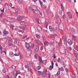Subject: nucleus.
Returning a JSON list of instances; mask_svg holds the SVG:
<instances>
[{"label": "nucleus", "mask_w": 78, "mask_h": 78, "mask_svg": "<svg viewBox=\"0 0 78 78\" xmlns=\"http://www.w3.org/2000/svg\"><path fill=\"white\" fill-rule=\"evenodd\" d=\"M74 48L77 51H78V47L77 45H74Z\"/></svg>", "instance_id": "nucleus-27"}, {"label": "nucleus", "mask_w": 78, "mask_h": 78, "mask_svg": "<svg viewBox=\"0 0 78 78\" xmlns=\"http://www.w3.org/2000/svg\"><path fill=\"white\" fill-rule=\"evenodd\" d=\"M16 69V67L14 66H12L10 68L11 70H14Z\"/></svg>", "instance_id": "nucleus-9"}, {"label": "nucleus", "mask_w": 78, "mask_h": 78, "mask_svg": "<svg viewBox=\"0 0 78 78\" xmlns=\"http://www.w3.org/2000/svg\"><path fill=\"white\" fill-rule=\"evenodd\" d=\"M14 53L12 51L10 52L9 54V56L11 58H12L14 56Z\"/></svg>", "instance_id": "nucleus-14"}, {"label": "nucleus", "mask_w": 78, "mask_h": 78, "mask_svg": "<svg viewBox=\"0 0 78 78\" xmlns=\"http://www.w3.org/2000/svg\"><path fill=\"white\" fill-rule=\"evenodd\" d=\"M30 65L31 66H33V63H32V62H30Z\"/></svg>", "instance_id": "nucleus-53"}, {"label": "nucleus", "mask_w": 78, "mask_h": 78, "mask_svg": "<svg viewBox=\"0 0 78 78\" xmlns=\"http://www.w3.org/2000/svg\"><path fill=\"white\" fill-rule=\"evenodd\" d=\"M17 0H15V1H16ZM18 2L20 4H22L23 3V0H17Z\"/></svg>", "instance_id": "nucleus-24"}, {"label": "nucleus", "mask_w": 78, "mask_h": 78, "mask_svg": "<svg viewBox=\"0 0 78 78\" xmlns=\"http://www.w3.org/2000/svg\"><path fill=\"white\" fill-rule=\"evenodd\" d=\"M55 30L56 31H59V28L58 27H56Z\"/></svg>", "instance_id": "nucleus-43"}, {"label": "nucleus", "mask_w": 78, "mask_h": 78, "mask_svg": "<svg viewBox=\"0 0 78 78\" xmlns=\"http://www.w3.org/2000/svg\"><path fill=\"white\" fill-rule=\"evenodd\" d=\"M17 19L18 21H20L23 19V17H22L21 16H19L17 17Z\"/></svg>", "instance_id": "nucleus-15"}, {"label": "nucleus", "mask_w": 78, "mask_h": 78, "mask_svg": "<svg viewBox=\"0 0 78 78\" xmlns=\"http://www.w3.org/2000/svg\"><path fill=\"white\" fill-rule=\"evenodd\" d=\"M61 8L62 9V10H63L64 7H63V5H62V4L61 5Z\"/></svg>", "instance_id": "nucleus-52"}, {"label": "nucleus", "mask_w": 78, "mask_h": 78, "mask_svg": "<svg viewBox=\"0 0 78 78\" xmlns=\"http://www.w3.org/2000/svg\"><path fill=\"white\" fill-rule=\"evenodd\" d=\"M68 44H69V45H72L73 44L72 41L70 39L68 40Z\"/></svg>", "instance_id": "nucleus-13"}, {"label": "nucleus", "mask_w": 78, "mask_h": 78, "mask_svg": "<svg viewBox=\"0 0 78 78\" xmlns=\"http://www.w3.org/2000/svg\"><path fill=\"white\" fill-rule=\"evenodd\" d=\"M44 57L45 58H46L47 57V54H45L44 55H43Z\"/></svg>", "instance_id": "nucleus-39"}, {"label": "nucleus", "mask_w": 78, "mask_h": 78, "mask_svg": "<svg viewBox=\"0 0 78 78\" xmlns=\"http://www.w3.org/2000/svg\"><path fill=\"white\" fill-rule=\"evenodd\" d=\"M25 27H26V26L24 25L23 26H21L20 27V28L21 29H25Z\"/></svg>", "instance_id": "nucleus-34"}, {"label": "nucleus", "mask_w": 78, "mask_h": 78, "mask_svg": "<svg viewBox=\"0 0 78 78\" xmlns=\"http://www.w3.org/2000/svg\"><path fill=\"white\" fill-rule=\"evenodd\" d=\"M25 28H26V30H28V27L26 26V27H25Z\"/></svg>", "instance_id": "nucleus-63"}, {"label": "nucleus", "mask_w": 78, "mask_h": 78, "mask_svg": "<svg viewBox=\"0 0 78 78\" xmlns=\"http://www.w3.org/2000/svg\"><path fill=\"white\" fill-rule=\"evenodd\" d=\"M25 47L27 48V50L28 51L30 50V48H31V47L30 46V44L25 42Z\"/></svg>", "instance_id": "nucleus-1"}, {"label": "nucleus", "mask_w": 78, "mask_h": 78, "mask_svg": "<svg viewBox=\"0 0 78 78\" xmlns=\"http://www.w3.org/2000/svg\"><path fill=\"white\" fill-rule=\"evenodd\" d=\"M49 29L51 31H52V32H54L55 31V29L53 27H52L51 26H49Z\"/></svg>", "instance_id": "nucleus-7"}, {"label": "nucleus", "mask_w": 78, "mask_h": 78, "mask_svg": "<svg viewBox=\"0 0 78 78\" xmlns=\"http://www.w3.org/2000/svg\"><path fill=\"white\" fill-rule=\"evenodd\" d=\"M35 20H36V21H37L38 23H39V20L38 19L36 18V19H35Z\"/></svg>", "instance_id": "nucleus-51"}, {"label": "nucleus", "mask_w": 78, "mask_h": 78, "mask_svg": "<svg viewBox=\"0 0 78 78\" xmlns=\"http://www.w3.org/2000/svg\"><path fill=\"white\" fill-rule=\"evenodd\" d=\"M74 66V67H76V70H77L78 71V66H77V65H76V64H75Z\"/></svg>", "instance_id": "nucleus-32"}, {"label": "nucleus", "mask_w": 78, "mask_h": 78, "mask_svg": "<svg viewBox=\"0 0 78 78\" xmlns=\"http://www.w3.org/2000/svg\"><path fill=\"white\" fill-rule=\"evenodd\" d=\"M2 72L3 73H6V69H3L2 70Z\"/></svg>", "instance_id": "nucleus-50"}, {"label": "nucleus", "mask_w": 78, "mask_h": 78, "mask_svg": "<svg viewBox=\"0 0 78 78\" xmlns=\"http://www.w3.org/2000/svg\"><path fill=\"white\" fill-rule=\"evenodd\" d=\"M70 75L72 78H75V75H74V74H73V73H71L70 74Z\"/></svg>", "instance_id": "nucleus-26"}, {"label": "nucleus", "mask_w": 78, "mask_h": 78, "mask_svg": "<svg viewBox=\"0 0 78 78\" xmlns=\"http://www.w3.org/2000/svg\"><path fill=\"white\" fill-rule=\"evenodd\" d=\"M20 73V72H19V73H17V71H14L12 72V75L14 76H17V75H18L19 73Z\"/></svg>", "instance_id": "nucleus-3"}, {"label": "nucleus", "mask_w": 78, "mask_h": 78, "mask_svg": "<svg viewBox=\"0 0 78 78\" xmlns=\"http://www.w3.org/2000/svg\"><path fill=\"white\" fill-rule=\"evenodd\" d=\"M14 44H19V41L18 40H15L14 41Z\"/></svg>", "instance_id": "nucleus-21"}, {"label": "nucleus", "mask_w": 78, "mask_h": 78, "mask_svg": "<svg viewBox=\"0 0 78 78\" xmlns=\"http://www.w3.org/2000/svg\"><path fill=\"white\" fill-rule=\"evenodd\" d=\"M18 12V9H16L15 10V13L16 14H17V12Z\"/></svg>", "instance_id": "nucleus-56"}, {"label": "nucleus", "mask_w": 78, "mask_h": 78, "mask_svg": "<svg viewBox=\"0 0 78 78\" xmlns=\"http://www.w3.org/2000/svg\"><path fill=\"white\" fill-rule=\"evenodd\" d=\"M9 43L8 45L9 46H11V45H12V40L9 39L8 40Z\"/></svg>", "instance_id": "nucleus-16"}, {"label": "nucleus", "mask_w": 78, "mask_h": 78, "mask_svg": "<svg viewBox=\"0 0 78 78\" xmlns=\"http://www.w3.org/2000/svg\"><path fill=\"white\" fill-rule=\"evenodd\" d=\"M56 19H57V21H58V22H59V23H61V19H60L59 17H58V16H56Z\"/></svg>", "instance_id": "nucleus-19"}, {"label": "nucleus", "mask_w": 78, "mask_h": 78, "mask_svg": "<svg viewBox=\"0 0 78 78\" xmlns=\"http://www.w3.org/2000/svg\"><path fill=\"white\" fill-rule=\"evenodd\" d=\"M64 52L67 56L69 55V52H68L67 50L65 49L64 51Z\"/></svg>", "instance_id": "nucleus-17"}, {"label": "nucleus", "mask_w": 78, "mask_h": 78, "mask_svg": "<svg viewBox=\"0 0 78 78\" xmlns=\"http://www.w3.org/2000/svg\"><path fill=\"white\" fill-rule=\"evenodd\" d=\"M11 27L12 28L13 30H14L15 29V30H16V31L18 30V32H20V30H18V29L17 28V26H13V25H11Z\"/></svg>", "instance_id": "nucleus-2"}, {"label": "nucleus", "mask_w": 78, "mask_h": 78, "mask_svg": "<svg viewBox=\"0 0 78 78\" xmlns=\"http://www.w3.org/2000/svg\"><path fill=\"white\" fill-rule=\"evenodd\" d=\"M37 30H38V31H42V29L41 28V27L39 26H38L37 27Z\"/></svg>", "instance_id": "nucleus-18"}, {"label": "nucleus", "mask_w": 78, "mask_h": 78, "mask_svg": "<svg viewBox=\"0 0 78 78\" xmlns=\"http://www.w3.org/2000/svg\"><path fill=\"white\" fill-rule=\"evenodd\" d=\"M47 74L46 73H44L42 75L43 76H47Z\"/></svg>", "instance_id": "nucleus-44"}, {"label": "nucleus", "mask_w": 78, "mask_h": 78, "mask_svg": "<svg viewBox=\"0 0 78 78\" xmlns=\"http://www.w3.org/2000/svg\"><path fill=\"white\" fill-rule=\"evenodd\" d=\"M72 39H76V37L74 35H73L72 36Z\"/></svg>", "instance_id": "nucleus-40"}, {"label": "nucleus", "mask_w": 78, "mask_h": 78, "mask_svg": "<svg viewBox=\"0 0 78 78\" xmlns=\"http://www.w3.org/2000/svg\"><path fill=\"white\" fill-rule=\"evenodd\" d=\"M38 12L40 14V15H41V16H42V12H40V11H38Z\"/></svg>", "instance_id": "nucleus-54"}, {"label": "nucleus", "mask_w": 78, "mask_h": 78, "mask_svg": "<svg viewBox=\"0 0 78 78\" xmlns=\"http://www.w3.org/2000/svg\"><path fill=\"white\" fill-rule=\"evenodd\" d=\"M74 55L76 58H77L78 57V54L76 50L74 51Z\"/></svg>", "instance_id": "nucleus-11"}, {"label": "nucleus", "mask_w": 78, "mask_h": 78, "mask_svg": "<svg viewBox=\"0 0 78 78\" xmlns=\"http://www.w3.org/2000/svg\"><path fill=\"white\" fill-rule=\"evenodd\" d=\"M58 62H60V58H58V60H57Z\"/></svg>", "instance_id": "nucleus-60"}, {"label": "nucleus", "mask_w": 78, "mask_h": 78, "mask_svg": "<svg viewBox=\"0 0 78 78\" xmlns=\"http://www.w3.org/2000/svg\"><path fill=\"white\" fill-rule=\"evenodd\" d=\"M41 67L40 66H38L37 67V69L39 70H40V69H41Z\"/></svg>", "instance_id": "nucleus-36"}, {"label": "nucleus", "mask_w": 78, "mask_h": 78, "mask_svg": "<svg viewBox=\"0 0 78 78\" xmlns=\"http://www.w3.org/2000/svg\"><path fill=\"white\" fill-rule=\"evenodd\" d=\"M46 23H48V19H47L46 20Z\"/></svg>", "instance_id": "nucleus-61"}, {"label": "nucleus", "mask_w": 78, "mask_h": 78, "mask_svg": "<svg viewBox=\"0 0 78 78\" xmlns=\"http://www.w3.org/2000/svg\"><path fill=\"white\" fill-rule=\"evenodd\" d=\"M58 69L59 70L62 71V72H63V71H64V68L62 67H61L60 68H59Z\"/></svg>", "instance_id": "nucleus-33"}, {"label": "nucleus", "mask_w": 78, "mask_h": 78, "mask_svg": "<svg viewBox=\"0 0 78 78\" xmlns=\"http://www.w3.org/2000/svg\"><path fill=\"white\" fill-rule=\"evenodd\" d=\"M39 49V46H37L35 47L34 49V51H35V52H37Z\"/></svg>", "instance_id": "nucleus-5"}, {"label": "nucleus", "mask_w": 78, "mask_h": 78, "mask_svg": "<svg viewBox=\"0 0 78 78\" xmlns=\"http://www.w3.org/2000/svg\"><path fill=\"white\" fill-rule=\"evenodd\" d=\"M3 33L4 34L2 35L3 36H6V34H9V32H8V31H6V30H5L4 31Z\"/></svg>", "instance_id": "nucleus-6"}, {"label": "nucleus", "mask_w": 78, "mask_h": 78, "mask_svg": "<svg viewBox=\"0 0 78 78\" xmlns=\"http://www.w3.org/2000/svg\"><path fill=\"white\" fill-rule=\"evenodd\" d=\"M68 50H70V51H71L72 50V47H69L68 48Z\"/></svg>", "instance_id": "nucleus-46"}, {"label": "nucleus", "mask_w": 78, "mask_h": 78, "mask_svg": "<svg viewBox=\"0 0 78 78\" xmlns=\"http://www.w3.org/2000/svg\"><path fill=\"white\" fill-rule=\"evenodd\" d=\"M51 53H53L55 52V48H53L51 50Z\"/></svg>", "instance_id": "nucleus-38"}, {"label": "nucleus", "mask_w": 78, "mask_h": 78, "mask_svg": "<svg viewBox=\"0 0 78 78\" xmlns=\"http://www.w3.org/2000/svg\"><path fill=\"white\" fill-rule=\"evenodd\" d=\"M56 75H60V71H58L57 73L56 74Z\"/></svg>", "instance_id": "nucleus-49"}, {"label": "nucleus", "mask_w": 78, "mask_h": 78, "mask_svg": "<svg viewBox=\"0 0 78 78\" xmlns=\"http://www.w3.org/2000/svg\"><path fill=\"white\" fill-rule=\"evenodd\" d=\"M32 9L36 11L37 10V9L35 6H33L32 7Z\"/></svg>", "instance_id": "nucleus-20"}, {"label": "nucleus", "mask_w": 78, "mask_h": 78, "mask_svg": "<svg viewBox=\"0 0 78 78\" xmlns=\"http://www.w3.org/2000/svg\"><path fill=\"white\" fill-rule=\"evenodd\" d=\"M48 78H50V76H51V75H50V73H48Z\"/></svg>", "instance_id": "nucleus-57"}, {"label": "nucleus", "mask_w": 78, "mask_h": 78, "mask_svg": "<svg viewBox=\"0 0 78 78\" xmlns=\"http://www.w3.org/2000/svg\"><path fill=\"white\" fill-rule=\"evenodd\" d=\"M67 14L68 16V17L69 19H72V14L70 12H67Z\"/></svg>", "instance_id": "nucleus-4"}, {"label": "nucleus", "mask_w": 78, "mask_h": 78, "mask_svg": "<svg viewBox=\"0 0 78 78\" xmlns=\"http://www.w3.org/2000/svg\"><path fill=\"white\" fill-rule=\"evenodd\" d=\"M20 25H24L25 24V22H21L20 23Z\"/></svg>", "instance_id": "nucleus-41"}, {"label": "nucleus", "mask_w": 78, "mask_h": 78, "mask_svg": "<svg viewBox=\"0 0 78 78\" xmlns=\"http://www.w3.org/2000/svg\"><path fill=\"white\" fill-rule=\"evenodd\" d=\"M35 58L36 59H37L38 58V55L37 54H36L35 55Z\"/></svg>", "instance_id": "nucleus-45"}, {"label": "nucleus", "mask_w": 78, "mask_h": 78, "mask_svg": "<svg viewBox=\"0 0 78 78\" xmlns=\"http://www.w3.org/2000/svg\"><path fill=\"white\" fill-rule=\"evenodd\" d=\"M20 55V52H19L18 53H16L14 54V55L16 56H19Z\"/></svg>", "instance_id": "nucleus-28"}, {"label": "nucleus", "mask_w": 78, "mask_h": 78, "mask_svg": "<svg viewBox=\"0 0 78 78\" xmlns=\"http://www.w3.org/2000/svg\"><path fill=\"white\" fill-rule=\"evenodd\" d=\"M24 69V68H23V67H20V69L22 70H23Z\"/></svg>", "instance_id": "nucleus-58"}, {"label": "nucleus", "mask_w": 78, "mask_h": 78, "mask_svg": "<svg viewBox=\"0 0 78 78\" xmlns=\"http://www.w3.org/2000/svg\"><path fill=\"white\" fill-rule=\"evenodd\" d=\"M16 19L14 18H12L9 20V22H16Z\"/></svg>", "instance_id": "nucleus-10"}, {"label": "nucleus", "mask_w": 78, "mask_h": 78, "mask_svg": "<svg viewBox=\"0 0 78 78\" xmlns=\"http://www.w3.org/2000/svg\"><path fill=\"white\" fill-rule=\"evenodd\" d=\"M20 58H23V55H22V54L21 53H20Z\"/></svg>", "instance_id": "nucleus-35"}, {"label": "nucleus", "mask_w": 78, "mask_h": 78, "mask_svg": "<svg viewBox=\"0 0 78 78\" xmlns=\"http://www.w3.org/2000/svg\"><path fill=\"white\" fill-rule=\"evenodd\" d=\"M71 31L73 34H75V30L73 28H71Z\"/></svg>", "instance_id": "nucleus-25"}, {"label": "nucleus", "mask_w": 78, "mask_h": 78, "mask_svg": "<svg viewBox=\"0 0 78 78\" xmlns=\"http://www.w3.org/2000/svg\"><path fill=\"white\" fill-rule=\"evenodd\" d=\"M39 62H40V63H43V62L42 61V59L41 58L40 56H39Z\"/></svg>", "instance_id": "nucleus-22"}, {"label": "nucleus", "mask_w": 78, "mask_h": 78, "mask_svg": "<svg viewBox=\"0 0 78 78\" xmlns=\"http://www.w3.org/2000/svg\"><path fill=\"white\" fill-rule=\"evenodd\" d=\"M63 41H64V44L65 45H67V40L64 39Z\"/></svg>", "instance_id": "nucleus-31"}, {"label": "nucleus", "mask_w": 78, "mask_h": 78, "mask_svg": "<svg viewBox=\"0 0 78 78\" xmlns=\"http://www.w3.org/2000/svg\"><path fill=\"white\" fill-rule=\"evenodd\" d=\"M44 44L45 47H47V46L48 45V42L47 41H45L44 43Z\"/></svg>", "instance_id": "nucleus-23"}, {"label": "nucleus", "mask_w": 78, "mask_h": 78, "mask_svg": "<svg viewBox=\"0 0 78 78\" xmlns=\"http://www.w3.org/2000/svg\"><path fill=\"white\" fill-rule=\"evenodd\" d=\"M63 60H64V58H62L61 59V62L62 63L63 62Z\"/></svg>", "instance_id": "nucleus-48"}, {"label": "nucleus", "mask_w": 78, "mask_h": 78, "mask_svg": "<svg viewBox=\"0 0 78 78\" xmlns=\"http://www.w3.org/2000/svg\"><path fill=\"white\" fill-rule=\"evenodd\" d=\"M27 37V36H24L23 37H22V39H24Z\"/></svg>", "instance_id": "nucleus-55"}, {"label": "nucleus", "mask_w": 78, "mask_h": 78, "mask_svg": "<svg viewBox=\"0 0 78 78\" xmlns=\"http://www.w3.org/2000/svg\"><path fill=\"white\" fill-rule=\"evenodd\" d=\"M53 58H56V55H55V54H53Z\"/></svg>", "instance_id": "nucleus-64"}, {"label": "nucleus", "mask_w": 78, "mask_h": 78, "mask_svg": "<svg viewBox=\"0 0 78 78\" xmlns=\"http://www.w3.org/2000/svg\"><path fill=\"white\" fill-rule=\"evenodd\" d=\"M38 73L39 75H41L42 74V73H41V72L40 71H38Z\"/></svg>", "instance_id": "nucleus-42"}, {"label": "nucleus", "mask_w": 78, "mask_h": 78, "mask_svg": "<svg viewBox=\"0 0 78 78\" xmlns=\"http://www.w3.org/2000/svg\"><path fill=\"white\" fill-rule=\"evenodd\" d=\"M0 50H2V46H1V44H0Z\"/></svg>", "instance_id": "nucleus-62"}, {"label": "nucleus", "mask_w": 78, "mask_h": 78, "mask_svg": "<svg viewBox=\"0 0 78 78\" xmlns=\"http://www.w3.org/2000/svg\"><path fill=\"white\" fill-rule=\"evenodd\" d=\"M53 60L54 62H56V58H53Z\"/></svg>", "instance_id": "nucleus-37"}, {"label": "nucleus", "mask_w": 78, "mask_h": 78, "mask_svg": "<svg viewBox=\"0 0 78 78\" xmlns=\"http://www.w3.org/2000/svg\"><path fill=\"white\" fill-rule=\"evenodd\" d=\"M35 36H36V37H37V38H38V39H39V38H40V37H41V36H40L39 35L37 34H36Z\"/></svg>", "instance_id": "nucleus-29"}, {"label": "nucleus", "mask_w": 78, "mask_h": 78, "mask_svg": "<svg viewBox=\"0 0 78 78\" xmlns=\"http://www.w3.org/2000/svg\"><path fill=\"white\" fill-rule=\"evenodd\" d=\"M62 39H67V38L66 37V36H63L62 38Z\"/></svg>", "instance_id": "nucleus-47"}, {"label": "nucleus", "mask_w": 78, "mask_h": 78, "mask_svg": "<svg viewBox=\"0 0 78 78\" xmlns=\"http://www.w3.org/2000/svg\"><path fill=\"white\" fill-rule=\"evenodd\" d=\"M39 2L40 3L41 6L42 7V6H43V3H42V2L41 0H39Z\"/></svg>", "instance_id": "nucleus-30"}, {"label": "nucleus", "mask_w": 78, "mask_h": 78, "mask_svg": "<svg viewBox=\"0 0 78 78\" xmlns=\"http://www.w3.org/2000/svg\"><path fill=\"white\" fill-rule=\"evenodd\" d=\"M40 50H43V46H41Z\"/></svg>", "instance_id": "nucleus-59"}, {"label": "nucleus", "mask_w": 78, "mask_h": 78, "mask_svg": "<svg viewBox=\"0 0 78 78\" xmlns=\"http://www.w3.org/2000/svg\"><path fill=\"white\" fill-rule=\"evenodd\" d=\"M51 64L52 66H51L49 67V69L50 70H52V69L53 68V65H54V63H53V62L52 61L51 62Z\"/></svg>", "instance_id": "nucleus-8"}, {"label": "nucleus", "mask_w": 78, "mask_h": 78, "mask_svg": "<svg viewBox=\"0 0 78 78\" xmlns=\"http://www.w3.org/2000/svg\"><path fill=\"white\" fill-rule=\"evenodd\" d=\"M25 68H27L28 70H30V69H31V67L29 64H27V65L25 66Z\"/></svg>", "instance_id": "nucleus-12"}]
</instances>
